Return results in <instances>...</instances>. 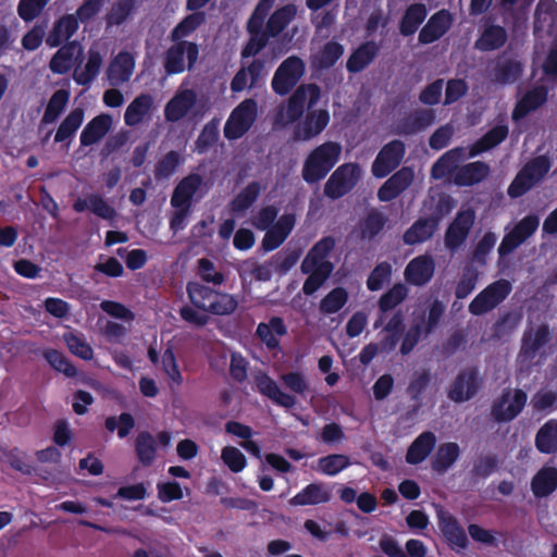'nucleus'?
<instances>
[{
    "label": "nucleus",
    "instance_id": "nucleus-12",
    "mask_svg": "<svg viewBox=\"0 0 557 557\" xmlns=\"http://www.w3.org/2000/svg\"><path fill=\"white\" fill-rule=\"evenodd\" d=\"M321 90L315 84L300 85L287 100L285 116L288 123L298 121L305 111L307 98L308 109H311L320 99Z\"/></svg>",
    "mask_w": 557,
    "mask_h": 557
},
{
    "label": "nucleus",
    "instance_id": "nucleus-9",
    "mask_svg": "<svg viewBox=\"0 0 557 557\" xmlns=\"http://www.w3.org/2000/svg\"><path fill=\"white\" fill-rule=\"evenodd\" d=\"M406 153V146L399 139H393L385 144L376 154L372 166V175L376 178H384L396 170Z\"/></svg>",
    "mask_w": 557,
    "mask_h": 557
},
{
    "label": "nucleus",
    "instance_id": "nucleus-8",
    "mask_svg": "<svg viewBox=\"0 0 557 557\" xmlns=\"http://www.w3.org/2000/svg\"><path fill=\"white\" fill-rule=\"evenodd\" d=\"M257 116V103L252 99L240 102L224 125V136L228 140L242 138L252 126Z\"/></svg>",
    "mask_w": 557,
    "mask_h": 557
},
{
    "label": "nucleus",
    "instance_id": "nucleus-55",
    "mask_svg": "<svg viewBox=\"0 0 557 557\" xmlns=\"http://www.w3.org/2000/svg\"><path fill=\"white\" fill-rule=\"evenodd\" d=\"M431 381L432 373L429 369L413 372L407 386V394L409 395L410 399L414 403H419L421 400L422 394L429 387Z\"/></svg>",
    "mask_w": 557,
    "mask_h": 557
},
{
    "label": "nucleus",
    "instance_id": "nucleus-53",
    "mask_svg": "<svg viewBox=\"0 0 557 557\" xmlns=\"http://www.w3.org/2000/svg\"><path fill=\"white\" fill-rule=\"evenodd\" d=\"M44 357L51 368L58 372H62L65 376L75 377L77 375L76 367L60 350L48 348L44 351Z\"/></svg>",
    "mask_w": 557,
    "mask_h": 557
},
{
    "label": "nucleus",
    "instance_id": "nucleus-60",
    "mask_svg": "<svg viewBox=\"0 0 557 557\" xmlns=\"http://www.w3.org/2000/svg\"><path fill=\"white\" fill-rule=\"evenodd\" d=\"M522 74V65L519 61L507 59L495 67V78L498 83H515Z\"/></svg>",
    "mask_w": 557,
    "mask_h": 557
},
{
    "label": "nucleus",
    "instance_id": "nucleus-51",
    "mask_svg": "<svg viewBox=\"0 0 557 557\" xmlns=\"http://www.w3.org/2000/svg\"><path fill=\"white\" fill-rule=\"evenodd\" d=\"M348 298L346 288L335 287L321 299L319 309L323 314H334L345 307Z\"/></svg>",
    "mask_w": 557,
    "mask_h": 557
},
{
    "label": "nucleus",
    "instance_id": "nucleus-59",
    "mask_svg": "<svg viewBox=\"0 0 557 557\" xmlns=\"http://www.w3.org/2000/svg\"><path fill=\"white\" fill-rule=\"evenodd\" d=\"M350 465L349 458L342 454H332L318 460V469L323 474L334 476Z\"/></svg>",
    "mask_w": 557,
    "mask_h": 557
},
{
    "label": "nucleus",
    "instance_id": "nucleus-54",
    "mask_svg": "<svg viewBox=\"0 0 557 557\" xmlns=\"http://www.w3.org/2000/svg\"><path fill=\"white\" fill-rule=\"evenodd\" d=\"M183 161L184 159L180 152L175 150L165 153L154 165L156 180L160 181L171 177Z\"/></svg>",
    "mask_w": 557,
    "mask_h": 557
},
{
    "label": "nucleus",
    "instance_id": "nucleus-58",
    "mask_svg": "<svg viewBox=\"0 0 557 557\" xmlns=\"http://www.w3.org/2000/svg\"><path fill=\"white\" fill-rule=\"evenodd\" d=\"M104 426L111 433L116 431L120 438H125L135 428V419L129 412H122L117 417H108L104 421Z\"/></svg>",
    "mask_w": 557,
    "mask_h": 557
},
{
    "label": "nucleus",
    "instance_id": "nucleus-11",
    "mask_svg": "<svg viewBox=\"0 0 557 557\" xmlns=\"http://www.w3.org/2000/svg\"><path fill=\"white\" fill-rule=\"evenodd\" d=\"M164 57V70L169 75L180 74L185 71V55L190 70L198 60L199 48L196 42L186 40L174 41Z\"/></svg>",
    "mask_w": 557,
    "mask_h": 557
},
{
    "label": "nucleus",
    "instance_id": "nucleus-18",
    "mask_svg": "<svg viewBox=\"0 0 557 557\" xmlns=\"http://www.w3.org/2000/svg\"><path fill=\"white\" fill-rule=\"evenodd\" d=\"M451 24L453 15L448 10L442 9L435 12L421 28L418 37L419 42L422 45L435 42L449 30Z\"/></svg>",
    "mask_w": 557,
    "mask_h": 557
},
{
    "label": "nucleus",
    "instance_id": "nucleus-14",
    "mask_svg": "<svg viewBox=\"0 0 557 557\" xmlns=\"http://www.w3.org/2000/svg\"><path fill=\"white\" fill-rule=\"evenodd\" d=\"M552 339L549 325L542 323L535 330L529 329L523 332L519 358L521 361L532 362L541 348Z\"/></svg>",
    "mask_w": 557,
    "mask_h": 557
},
{
    "label": "nucleus",
    "instance_id": "nucleus-27",
    "mask_svg": "<svg viewBox=\"0 0 557 557\" xmlns=\"http://www.w3.org/2000/svg\"><path fill=\"white\" fill-rule=\"evenodd\" d=\"M491 173V168L483 161H474L459 166L454 175V184L470 187L483 182Z\"/></svg>",
    "mask_w": 557,
    "mask_h": 557
},
{
    "label": "nucleus",
    "instance_id": "nucleus-20",
    "mask_svg": "<svg viewBox=\"0 0 557 557\" xmlns=\"http://www.w3.org/2000/svg\"><path fill=\"white\" fill-rule=\"evenodd\" d=\"M435 262L430 255H421L411 259L405 268L404 276L413 286L426 285L433 277Z\"/></svg>",
    "mask_w": 557,
    "mask_h": 557
},
{
    "label": "nucleus",
    "instance_id": "nucleus-13",
    "mask_svg": "<svg viewBox=\"0 0 557 557\" xmlns=\"http://www.w3.org/2000/svg\"><path fill=\"white\" fill-rule=\"evenodd\" d=\"M474 221L475 211L472 208L459 210L445 232V246L450 250L458 249L468 238Z\"/></svg>",
    "mask_w": 557,
    "mask_h": 557
},
{
    "label": "nucleus",
    "instance_id": "nucleus-36",
    "mask_svg": "<svg viewBox=\"0 0 557 557\" xmlns=\"http://www.w3.org/2000/svg\"><path fill=\"white\" fill-rule=\"evenodd\" d=\"M557 488V468L544 466L531 480V491L536 498H544Z\"/></svg>",
    "mask_w": 557,
    "mask_h": 557
},
{
    "label": "nucleus",
    "instance_id": "nucleus-21",
    "mask_svg": "<svg viewBox=\"0 0 557 557\" xmlns=\"http://www.w3.org/2000/svg\"><path fill=\"white\" fill-rule=\"evenodd\" d=\"M197 102V94L194 89H183L166 102L164 117L166 122L176 123L184 119Z\"/></svg>",
    "mask_w": 557,
    "mask_h": 557
},
{
    "label": "nucleus",
    "instance_id": "nucleus-22",
    "mask_svg": "<svg viewBox=\"0 0 557 557\" xmlns=\"http://www.w3.org/2000/svg\"><path fill=\"white\" fill-rule=\"evenodd\" d=\"M135 67V59L128 51H120L107 69V79L113 87L128 82Z\"/></svg>",
    "mask_w": 557,
    "mask_h": 557
},
{
    "label": "nucleus",
    "instance_id": "nucleus-26",
    "mask_svg": "<svg viewBox=\"0 0 557 557\" xmlns=\"http://www.w3.org/2000/svg\"><path fill=\"white\" fill-rule=\"evenodd\" d=\"M548 91L543 85L535 86L528 90L516 103L511 117L518 122L525 117L530 112L535 111L547 101Z\"/></svg>",
    "mask_w": 557,
    "mask_h": 557
},
{
    "label": "nucleus",
    "instance_id": "nucleus-46",
    "mask_svg": "<svg viewBox=\"0 0 557 557\" xmlns=\"http://www.w3.org/2000/svg\"><path fill=\"white\" fill-rule=\"evenodd\" d=\"M135 454L139 462L145 466H151L157 457V443L152 434L148 431L138 433L135 440Z\"/></svg>",
    "mask_w": 557,
    "mask_h": 557
},
{
    "label": "nucleus",
    "instance_id": "nucleus-56",
    "mask_svg": "<svg viewBox=\"0 0 557 557\" xmlns=\"http://www.w3.org/2000/svg\"><path fill=\"white\" fill-rule=\"evenodd\" d=\"M344 54V47L342 44L331 40L327 41L315 57V63L320 69H330Z\"/></svg>",
    "mask_w": 557,
    "mask_h": 557
},
{
    "label": "nucleus",
    "instance_id": "nucleus-40",
    "mask_svg": "<svg viewBox=\"0 0 557 557\" xmlns=\"http://www.w3.org/2000/svg\"><path fill=\"white\" fill-rule=\"evenodd\" d=\"M506 29L500 25H487L474 42V48L480 51H494L502 48L507 41Z\"/></svg>",
    "mask_w": 557,
    "mask_h": 557
},
{
    "label": "nucleus",
    "instance_id": "nucleus-45",
    "mask_svg": "<svg viewBox=\"0 0 557 557\" xmlns=\"http://www.w3.org/2000/svg\"><path fill=\"white\" fill-rule=\"evenodd\" d=\"M387 221L384 213L376 209L370 210L359 223L360 238L373 240L384 230Z\"/></svg>",
    "mask_w": 557,
    "mask_h": 557
},
{
    "label": "nucleus",
    "instance_id": "nucleus-44",
    "mask_svg": "<svg viewBox=\"0 0 557 557\" xmlns=\"http://www.w3.org/2000/svg\"><path fill=\"white\" fill-rule=\"evenodd\" d=\"M535 447L542 454L557 453V420L546 421L535 435Z\"/></svg>",
    "mask_w": 557,
    "mask_h": 557
},
{
    "label": "nucleus",
    "instance_id": "nucleus-7",
    "mask_svg": "<svg viewBox=\"0 0 557 557\" xmlns=\"http://www.w3.org/2000/svg\"><path fill=\"white\" fill-rule=\"evenodd\" d=\"M360 178V166L357 163L339 165L324 185V195L333 200L350 193Z\"/></svg>",
    "mask_w": 557,
    "mask_h": 557
},
{
    "label": "nucleus",
    "instance_id": "nucleus-38",
    "mask_svg": "<svg viewBox=\"0 0 557 557\" xmlns=\"http://www.w3.org/2000/svg\"><path fill=\"white\" fill-rule=\"evenodd\" d=\"M428 16V8L424 3L409 4L399 21V33L404 37L416 34Z\"/></svg>",
    "mask_w": 557,
    "mask_h": 557
},
{
    "label": "nucleus",
    "instance_id": "nucleus-30",
    "mask_svg": "<svg viewBox=\"0 0 557 557\" xmlns=\"http://www.w3.org/2000/svg\"><path fill=\"white\" fill-rule=\"evenodd\" d=\"M465 158V148L455 147L443 153L432 165L431 176L434 180H444L448 176L454 178L459 169L458 163Z\"/></svg>",
    "mask_w": 557,
    "mask_h": 557
},
{
    "label": "nucleus",
    "instance_id": "nucleus-47",
    "mask_svg": "<svg viewBox=\"0 0 557 557\" xmlns=\"http://www.w3.org/2000/svg\"><path fill=\"white\" fill-rule=\"evenodd\" d=\"M101 65L102 57L100 52L90 49L84 69L81 72H74L73 78L75 83L81 86H89L98 76Z\"/></svg>",
    "mask_w": 557,
    "mask_h": 557
},
{
    "label": "nucleus",
    "instance_id": "nucleus-19",
    "mask_svg": "<svg viewBox=\"0 0 557 557\" xmlns=\"http://www.w3.org/2000/svg\"><path fill=\"white\" fill-rule=\"evenodd\" d=\"M414 177L413 170L404 166L392 174L379 188L377 198L382 202H388L397 198L412 183Z\"/></svg>",
    "mask_w": 557,
    "mask_h": 557
},
{
    "label": "nucleus",
    "instance_id": "nucleus-10",
    "mask_svg": "<svg viewBox=\"0 0 557 557\" xmlns=\"http://www.w3.org/2000/svg\"><path fill=\"white\" fill-rule=\"evenodd\" d=\"M527 400L523 389L517 388L512 395L509 388L504 389L500 397L493 403L491 414L496 422H510L523 410Z\"/></svg>",
    "mask_w": 557,
    "mask_h": 557
},
{
    "label": "nucleus",
    "instance_id": "nucleus-24",
    "mask_svg": "<svg viewBox=\"0 0 557 557\" xmlns=\"http://www.w3.org/2000/svg\"><path fill=\"white\" fill-rule=\"evenodd\" d=\"M329 122L330 114L327 110H310L304 122L295 128L294 136L296 139L309 140L321 134Z\"/></svg>",
    "mask_w": 557,
    "mask_h": 557
},
{
    "label": "nucleus",
    "instance_id": "nucleus-37",
    "mask_svg": "<svg viewBox=\"0 0 557 557\" xmlns=\"http://www.w3.org/2000/svg\"><path fill=\"white\" fill-rule=\"evenodd\" d=\"M76 53H82V47L77 41H69L62 45L49 62V69L54 74H66L73 66Z\"/></svg>",
    "mask_w": 557,
    "mask_h": 557
},
{
    "label": "nucleus",
    "instance_id": "nucleus-31",
    "mask_svg": "<svg viewBox=\"0 0 557 557\" xmlns=\"http://www.w3.org/2000/svg\"><path fill=\"white\" fill-rule=\"evenodd\" d=\"M331 499V491L324 483L314 482L306 485L289 500L293 506H315Z\"/></svg>",
    "mask_w": 557,
    "mask_h": 557
},
{
    "label": "nucleus",
    "instance_id": "nucleus-32",
    "mask_svg": "<svg viewBox=\"0 0 557 557\" xmlns=\"http://www.w3.org/2000/svg\"><path fill=\"white\" fill-rule=\"evenodd\" d=\"M85 117L83 108H74L60 123L55 135L54 143L62 144L66 148L75 137L77 131L82 126Z\"/></svg>",
    "mask_w": 557,
    "mask_h": 557
},
{
    "label": "nucleus",
    "instance_id": "nucleus-57",
    "mask_svg": "<svg viewBox=\"0 0 557 557\" xmlns=\"http://www.w3.org/2000/svg\"><path fill=\"white\" fill-rule=\"evenodd\" d=\"M478 280V270L473 265H466L455 288L456 298H467L474 290Z\"/></svg>",
    "mask_w": 557,
    "mask_h": 557
},
{
    "label": "nucleus",
    "instance_id": "nucleus-2",
    "mask_svg": "<svg viewBox=\"0 0 557 557\" xmlns=\"http://www.w3.org/2000/svg\"><path fill=\"white\" fill-rule=\"evenodd\" d=\"M186 294L196 309L213 315H231L238 308L236 296L196 281L187 282Z\"/></svg>",
    "mask_w": 557,
    "mask_h": 557
},
{
    "label": "nucleus",
    "instance_id": "nucleus-33",
    "mask_svg": "<svg viewBox=\"0 0 557 557\" xmlns=\"http://www.w3.org/2000/svg\"><path fill=\"white\" fill-rule=\"evenodd\" d=\"M87 209L103 220L112 221L116 216L115 209L98 194H90L85 199L78 198L73 203V210L77 213Z\"/></svg>",
    "mask_w": 557,
    "mask_h": 557
},
{
    "label": "nucleus",
    "instance_id": "nucleus-48",
    "mask_svg": "<svg viewBox=\"0 0 557 557\" xmlns=\"http://www.w3.org/2000/svg\"><path fill=\"white\" fill-rule=\"evenodd\" d=\"M261 193L260 183L250 182L231 201L230 209L233 213H242L248 210L258 199Z\"/></svg>",
    "mask_w": 557,
    "mask_h": 557
},
{
    "label": "nucleus",
    "instance_id": "nucleus-35",
    "mask_svg": "<svg viewBox=\"0 0 557 557\" xmlns=\"http://www.w3.org/2000/svg\"><path fill=\"white\" fill-rule=\"evenodd\" d=\"M437 228L438 225L430 216L419 218L406 230L403 235V242L408 246L422 244L432 238Z\"/></svg>",
    "mask_w": 557,
    "mask_h": 557
},
{
    "label": "nucleus",
    "instance_id": "nucleus-64",
    "mask_svg": "<svg viewBox=\"0 0 557 557\" xmlns=\"http://www.w3.org/2000/svg\"><path fill=\"white\" fill-rule=\"evenodd\" d=\"M136 5L137 0H117L108 14L109 24H123L135 12Z\"/></svg>",
    "mask_w": 557,
    "mask_h": 557
},
{
    "label": "nucleus",
    "instance_id": "nucleus-41",
    "mask_svg": "<svg viewBox=\"0 0 557 557\" xmlns=\"http://www.w3.org/2000/svg\"><path fill=\"white\" fill-rule=\"evenodd\" d=\"M153 107V97L150 94H140L127 106L124 122L127 126H136L144 121Z\"/></svg>",
    "mask_w": 557,
    "mask_h": 557
},
{
    "label": "nucleus",
    "instance_id": "nucleus-16",
    "mask_svg": "<svg viewBox=\"0 0 557 557\" xmlns=\"http://www.w3.org/2000/svg\"><path fill=\"white\" fill-rule=\"evenodd\" d=\"M437 520L438 528L450 547L460 549L468 547L469 540L466 531L453 513L441 508L437 510Z\"/></svg>",
    "mask_w": 557,
    "mask_h": 557
},
{
    "label": "nucleus",
    "instance_id": "nucleus-49",
    "mask_svg": "<svg viewBox=\"0 0 557 557\" xmlns=\"http://www.w3.org/2000/svg\"><path fill=\"white\" fill-rule=\"evenodd\" d=\"M190 12L172 29L170 35L172 41H181L206 22V13L203 11Z\"/></svg>",
    "mask_w": 557,
    "mask_h": 557
},
{
    "label": "nucleus",
    "instance_id": "nucleus-61",
    "mask_svg": "<svg viewBox=\"0 0 557 557\" xmlns=\"http://www.w3.org/2000/svg\"><path fill=\"white\" fill-rule=\"evenodd\" d=\"M220 136L219 132V122L216 120H212L208 122L203 128L201 129L200 134L198 135V138L195 143L196 150L198 153H205L210 148H212Z\"/></svg>",
    "mask_w": 557,
    "mask_h": 557
},
{
    "label": "nucleus",
    "instance_id": "nucleus-34",
    "mask_svg": "<svg viewBox=\"0 0 557 557\" xmlns=\"http://www.w3.org/2000/svg\"><path fill=\"white\" fill-rule=\"evenodd\" d=\"M436 445V436L431 431H424L410 444L406 454L409 465H419L432 453Z\"/></svg>",
    "mask_w": 557,
    "mask_h": 557
},
{
    "label": "nucleus",
    "instance_id": "nucleus-28",
    "mask_svg": "<svg viewBox=\"0 0 557 557\" xmlns=\"http://www.w3.org/2000/svg\"><path fill=\"white\" fill-rule=\"evenodd\" d=\"M436 119L434 109H416L398 124V133L413 135L430 127Z\"/></svg>",
    "mask_w": 557,
    "mask_h": 557
},
{
    "label": "nucleus",
    "instance_id": "nucleus-43",
    "mask_svg": "<svg viewBox=\"0 0 557 557\" xmlns=\"http://www.w3.org/2000/svg\"><path fill=\"white\" fill-rule=\"evenodd\" d=\"M297 8L295 4H285L276 9L269 17L267 22V28L269 35L272 38L278 36L286 26L295 18Z\"/></svg>",
    "mask_w": 557,
    "mask_h": 557
},
{
    "label": "nucleus",
    "instance_id": "nucleus-25",
    "mask_svg": "<svg viewBox=\"0 0 557 557\" xmlns=\"http://www.w3.org/2000/svg\"><path fill=\"white\" fill-rule=\"evenodd\" d=\"M379 52L380 46L374 40L360 44L347 59V72L350 74L362 72L374 61Z\"/></svg>",
    "mask_w": 557,
    "mask_h": 557
},
{
    "label": "nucleus",
    "instance_id": "nucleus-3",
    "mask_svg": "<svg viewBox=\"0 0 557 557\" xmlns=\"http://www.w3.org/2000/svg\"><path fill=\"white\" fill-rule=\"evenodd\" d=\"M342 148L339 144L326 141L315 147L306 158L302 166V178L308 184L323 180L337 163Z\"/></svg>",
    "mask_w": 557,
    "mask_h": 557
},
{
    "label": "nucleus",
    "instance_id": "nucleus-17",
    "mask_svg": "<svg viewBox=\"0 0 557 557\" xmlns=\"http://www.w3.org/2000/svg\"><path fill=\"white\" fill-rule=\"evenodd\" d=\"M253 377L256 387L261 395L268 397L280 407L286 409L295 407L296 397L282 392L277 383L267 372L259 370Z\"/></svg>",
    "mask_w": 557,
    "mask_h": 557
},
{
    "label": "nucleus",
    "instance_id": "nucleus-4",
    "mask_svg": "<svg viewBox=\"0 0 557 557\" xmlns=\"http://www.w3.org/2000/svg\"><path fill=\"white\" fill-rule=\"evenodd\" d=\"M552 162L546 156H539L527 162L510 183L507 194L519 198L540 183L549 172Z\"/></svg>",
    "mask_w": 557,
    "mask_h": 557
},
{
    "label": "nucleus",
    "instance_id": "nucleus-5",
    "mask_svg": "<svg viewBox=\"0 0 557 557\" xmlns=\"http://www.w3.org/2000/svg\"><path fill=\"white\" fill-rule=\"evenodd\" d=\"M511 292L512 284L499 278L483 288L469 304L468 310L472 315L485 314L504 302Z\"/></svg>",
    "mask_w": 557,
    "mask_h": 557
},
{
    "label": "nucleus",
    "instance_id": "nucleus-50",
    "mask_svg": "<svg viewBox=\"0 0 557 557\" xmlns=\"http://www.w3.org/2000/svg\"><path fill=\"white\" fill-rule=\"evenodd\" d=\"M70 99V91L66 89H58L50 97L45 109L41 124L54 123L64 111Z\"/></svg>",
    "mask_w": 557,
    "mask_h": 557
},
{
    "label": "nucleus",
    "instance_id": "nucleus-15",
    "mask_svg": "<svg viewBox=\"0 0 557 557\" xmlns=\"http://www.w3.org/2000/svg\"><path fill=\"white\" fill-rule=\"evenodd\" d=\"M480 388V377L476 368L460 371L448 391V398L455 403H463L473 398Z\"/></svg>",
    "mask_w": 557,
    "mask_h": 557
},
{
    "label": "nucleus",
    "instance_id": "nucleus-63",
    "mask_svg": "<svg viewBox=\"0 0 557 557\" xmlns=\"http://www.w3.org/2000/svg\"><path fill=\"white\" fill-rule=\"evenodd\" d=\"M498 469L496 455L487 454L478 458L472 466L471 475L478 480H484Z\"/></svg>",
    "mask_w": 557,
    "mask_h": 557
},
{
    "label": "nucleus",
    "instance_id": "nucleus-39",
    "mask_svg": "<svg viewBox=\"0 0 557 557\" xmlns=\"http://www.w3.org/2000/svg\"><path fill=\"white\" fill-rule=\"evenodd\" d=\"M407 296L408 288L403 283H396L385 292L377 301L380 315L374 326L377 327L379 323H382L386 319V313L400 305Z\"/></svg>",
    "mask_w": 557,
    "mask_h": 557
},
{
    "label": "nucleus",
    "instance_id": "nucleus-42",
    "mask_svg": "<svg viewBox=\"0 0 557 557\" xmlns=\"http://www.w3.org/2000/svg\"><path fill=\"white\" fill-rule=\"evenodd\" d=\"M460 456V447L455 442L443 443L438 446L432 461L433 471L443 474L458 460Z\"/></svg>",
    "mask_w": 557,
    "mask_h": 557
},
{
    "label": "nucleus",
    "instance_id": "nucleus-29",
    "mask_svg": "<svg viewBox=\"0 0 557 557\" xmlns=\"http://www.w3.org/2000/svg\"><path fill=\"white\" fill-rule=\"evenodd\" d=\"M112 117L110 114L101 113L91 119L83 128L79 141L82 147H89L100 141L111 129Z\"/></svg>",
    "mask_w": 557,
    "mask_h": 557
},
{
    "label": "nucleus",
    "instance_id": "nucleus-23",
    "mask_svg": "<svg viewBox=\"0 0 557 557\" xmlns=\"http://www.w3.org/2000/svg\"><path fill=\"white\" fill-rule=\"evenodd\" d=\"M203 181L201 175L190 173L183 177L175 186L171 196L172 207L193 208V199Z\"/></svg>",
    "mask_w": 557,
    "mask_h": 557
},
{
    "label": "nucleus",
    "instance_id": "nucleus-52",
    "mask_svg": "<svg viewBox=\"0 0 557 557\" xmlns=\"http://www.w3.org/2000/svg\"><path fill=\"white\" fill-rule=\"evenodd\" d=\"M63 339L74 356L85 360L90 361L94 358V349L86 342L85 337L81 333L69 332L63 335Z\"/></svg>",
    "mask_w": 557,
    "mask_h": 557
},
{
    "label": "nucleus",
    "instance_id": "nucleus-1",
    "mask_svg": "<svg viewBox=\"0 0 557 557\" xmlns=\"http://www.w3.org/2000/svg\"><path fill=\"white\" fill-rule=\"evenodd\" d=\"M335 238L324 236L318 240L304 258L300 270L308 274L302 285V293L306 296L313 295L331 276L334 264L326 260L335 248Z\"/></svg>",
    "mask_w": 557,
    "mask_h": 557
},
{
    "label": "nucleus",
    "instance_id": "nucleus-62",
    "mask_svg": "<svg viewBox=\"0 0 557 557\" xmlns=\"http://www.w3.org/2000/svg\"><path fill=\"white\" fill-rule=\"evenodd\" d=\"M392 265L387 261L377 263L367 280V287L371 292L383 288L384 284L391 280Z\"/></svg>",
    "mask_w": 557,
    "mask_h": 557
},
{
    "label": "nucleus",
    "instance_id": "nucleus-6",
    "mask_svg": "<svg viewBox=\"0 0 557 557\" xmlns=\"http://www.w3.org/2000/svg\"><path fill=\"white\" fill-rule=\"evenodd\" d=\"M306 64L297 55L286 58L276 69L271 86L278 96L288 95L305 75Z\"/></svg>",
    "mask_w": 557,
    "mask_h": 557
}]
</instances>
